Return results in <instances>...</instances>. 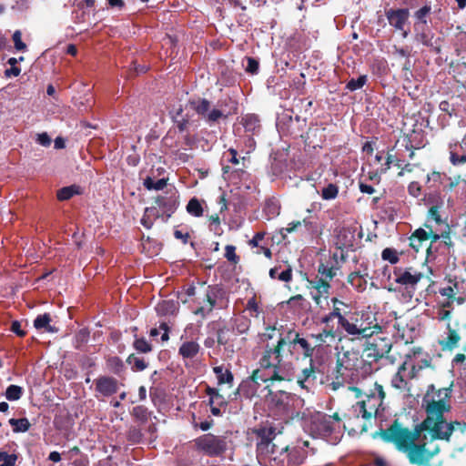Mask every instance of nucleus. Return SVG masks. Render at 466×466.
Returning <instances> with one entry per match:
<instances>
[{
  "label": "nucleus",
  "instance_id": "09e8293b",
  "mask_svg": "<svg viewBox=\"0 0 466 466\" xmlns=\"http://www.w3.org/2000/svg\"><path fill=\"white\" fill-rule=\"evenodd\" d=\"M18 456L15 453L8 454L6 451H0V461H3L0 466H15Z\"/></svg>",
  "mask_w": 466,
  "mask_h": 466
},
{
  "label": "nucleus",
  "instance_id": "8fccbe9b",
  "mask_svg": "<svg viewBox=\"0 0 466 466\" xmlns=\"http://www.w3.org/2000/svg\"><path fill=\"white\" fill-rule=\"evenodd\" d=\"M34 327L38 333H56L59 329L55 325H51L50 322H34Z\"/></svg>",
  "mask_w": 466,
  "mask_h": 466
},
{
  "label": "nucleus",
  "instance_id": "6e6552de",
  "mask_svg": "<svg viewBox=\"0 0 466 466\" xmlns=\"http://www.w3.org/2000/svg\"><path fill=\"white\" fill-rule=\"evenodd\" d=\"M438 293L442 298L441 302L444 308L450 307L454 302L460 305L466 300V281L450 279L443 287L439 289ZM440 314L441 316V320L450 318L448 309H442Z\"/></svg>",
  "mask_w": 466,
  "mask_h": 466
},
{
  "label": "nucleus",
  "instance_id": "338daca9",
  "mask_svg": "<svg viewBox=\"0 0 466 466\" xmlns=\"http://www.w3.org/2000/svg\"><path fill=\"white\" fill-rule=\"evenodd\" d=\"M408 191L412 197L417 198L420 195L421 188L418 182L413 181L410 183Z\"/></svg>",
  "mask_w": 466,
  "mask_h": 466
},
{
  "label": "nucleus",
  "instance_id": "603ef678",
  "mask_svg": "<svg viewBox=\"0 0 466 466\" xmlns=\"http://www.w3.org/2000/svg\"><path fill=\"white\" fill-rule=\"evenodd\" d=\"M108 363L115 374L119 375L124 370L123 361L118 357H112L108 360Z\"/></svg>",
  "mask_w": 466,
  "mask_h": 466
},
{
  "label": "nucleus",
  "instance_id": "72a5a7b5",
  "mask_svg": "<svg viewBox=\"0 0 466 466\" xmlns=\"http://www.w3.org/2000/svg\"><path fill=\"white\" fill-rule=\"evenodd\" d=\"M214 373L217 375L218 384L231 383L233 381V374L229 370H224L222 366L213 368Z\"/></svg>",
  "mask_w": 466,
  "mask_h": 466
},
{
  "label": "nucleus",
  "instance_id": "e2e57ef3",
  "mask_svg": "<svg viewBox=\"0 0 466 466\" xmlns=\"http://www.w3.org/2000/svg\"><path fill=\"white\" fill-rule=\"evenodd\" d=\"M258 62L252 57H248L246 71L249 72L251 74H256L258 72Z\"/></svg>",
  "mask_w": 466,
  "mask_h": 466
},
{
  "label": "nucleus",
  "instance_id": "49530a36",
  "mask_svg": "<svg viewBox=\"0 0 466 466\" xmlns=\"http://www.w3.org/2000/svg\"><path fill=\"white\" fill-rule=\"evenodd\" d=\"M89 337L90 331L87 328L80 329L75 336L76 348L79 349L82 345L86 344L88 341Z\"/></svg>",
  "mask_w": 466,
  "mask_h": 466
},
{
  "label": "nucleus",
  "instance_id": "a211bd4d",
  "mask_svg": "<svg viewBox=\"0 0 466 466\" xmlns=\"http://www.w3.org/2000/svg\"><path fill=\"white\" fill-rule=\"evenodd\" d=\"M423 274L412 268L405 269H396L394 271V279L396 283L402 285L405 289H414L418 282L422 279Z\"/></svg>",
  "mask_w": 466,
  "mask_h": 466
},
{
  "label": "nucleus",
  "instance_id": "f03ea898",
  "mask_svg": "<svg viewBox=\"0 0 466 466\" xmlns=\"http://www.w3.org/2000/svg\"><path fill=\"white\" fill-rule=\"evenodd\" d=\"M365 395V400L356 402L343 415L344 428L350 433L367 432L369 422L377 417L380 410H384L383 400L386 394L380 384L375 382L373 389H370Z\"/></svg>",
  "mask_w": 466,
  "mask_h": 466
},
{
  "label": "nucleus",
  "instance_id": "37998d69",
  "mask_svg": "<svg viewBox=\"0 0 466 466\" xmlns=\"http://www.w3.org/2000/svg\"><path fill=\"white\" fill-rule=\"evenodd\" d=\"M133 347L139 353H148L152 350V345L149 342L144 338H137V336L133 342Z\"/></svg>",
  "mask_w": 466,
  "mask_h": 466
},
{
  "label": "nucleus",
  "instance_id": "864d4df0",
  "mask_svg": "<svg viewBox=\"0 0 466 466\" xmlns=\"http://www.w3.org/2000/svg\"><path fill=\"white\" fill-rule=\"evenodd\" d=\"M344 329L350 335L360 337V324L357 322H340Z\"/></svg>",
  "mask_w": 466,
  "mask_h": 466
},
{
  "label": "nucleus",
  "instance_id": "9b49d317",
  "mask_svg": "<svg viewBox=\"0 0 466 466\" xmlns=\"http://www.w3.org/2000/svg\"><path fill=\"white\" fill-rule=\"evenodd\" d=\"M456 430H459L461 433H465L466 422H461L458 420L447 421L445 417L442 416V421L437 425V429H435L431 423L429 427H425L423 429V434L428 433L431 441H450L453 431Z\"/></svg>",
  "mask_w": 466,
  "mask_h": 466
},
{
  "label": "nucleus",
  "instance_id": "b1692460",
  "mask_svg": "<svg viewBox=\"0 0 466 466\" xmlns=\"http://www.w3.org/2000/svg\"><path fill=\"white\" fill-rule=\"evenodd\" d=\"M260 383L256 382L252 380V376H250L248 380H243L237 390L235 391V395L239 394L243 395L245 398L250 399L254 397L258 391V388Z\"/></svg>",
  "mask_w": 466,
  "mask_h": 466
},
{
  "label": "nucleus",
  "instance_id": "f257e3e1",
  "mask_svg": "<svg viewBox=\"0 0 466 466\" xmlns=\"http://www.w3.org/2000/svg\"><path fill=\"white\" fill-rule=\"evenodd\" d=\"M430 390H434V386L429 387L426 397L423 399V407L426 413L425 419L414 425L412 430L405 427L399 419H395L386 429H380L372 433V438H380L385 443H391L400 452L404 453L412 465L422 466L438 452L431 451L427 448V436L423 434V429L442 421V416L450 412L451 405L449 400L451 397V386L439 389L435 391L437 399L428 400Z\"/></svg>",
  "mask_w": 466,
  "mask_h": 466
},
{
  "label": "nucleus",
  "instance_id": "ea45409f",
  "mask_svg": "<svg viewBox=\"0 0 466 466\" xmlns=\"http://www.w3.org/2000/svg\"><path fill=\"white\" fill-rule=\"evenodd\" d=\"M23 395V388L17 385H9L5 390V398L10 401L18 400Z\"/></svg>",
  "mask_w": 466,
  "mask_h": 466
},
{
  "label": "nucleus",
  "instance_id": "aec40b11",
  "mask_svg": "<svg viewBox=\"0 0 466 466\" xmlns=\"http://www.w3.org/2000/svg\"><path fill=\"white\" fill-rule=\"evenodd\" d=\"M270 395L271 401L279 412L284 415L292 413L293 398L290 393L284 390H278L276 393Z\"/></svg>",
  "mask_w": 466,
  "mask_h": 466
},
{
  "label": "nucleus",
  "instance_id": "6ab92c4d",
  "mask_svg": "<svg viewBox=\"0 0 466 466\" xmlns=\"http://www.w3.org/2000/svg\"><path fill=\"white\" fill-rule=\"evenodd\" d=\"M309 293L312 299L318 304L321 305L322 300H327L329 295L330 285L323 279H316L309 280Z\"/></svg>",
  "mask_w": 466,
  "mask_h": 466
},
{
  "label": "nucleus",
  "instance_id": "58836bf2",
  "mask_svg": "<svg viewBox=\"0 0 466 466\" xmlns=\"http://www.w3.org/2000/svg\"><path fill=\"white\" fill-rule=\"evenodd\" d=\"M446 179V175L441 172L433 171L427 176V183L430 187H439Z\"/></svg>",
  "mask_w": 466,
  "mask_h": 466
},
{
  "label": "nucleus",
  "instance_id": "a18cd8bd",
  "mask_svg": "<svg viewBox=\"0 0 466 466\" xmlns=\"http://www.w3.org/2000/svg\"><path fill=\"white\" fill-rule=\"evenodd\" d=\"M339 188L334 184H329L321 190V198L325 200H332L335 199L338 196Z\"/></svg>",
  "mask_w": 466,
  "mask_h": 466
},
{
  "label": "nucleus",
  "instance_id": "1a4fd4ad",
  "mask_svg": "<svg viewBox=\"0 0 466 466\" xmlns=\"http://www.w3.org/2000/svg\"><path fill=\"white\" fill-rule=\"evenodd\" d=\"M311 337L316 339V344L312 346L309 341L300 337L299 333L293 329V339H294V347L296 350L293 358L296 360H305V359H314L313 354L315 351V349L317 347L321 346L323 343H327L328 338H330V341L335 339V332H333L331 329L327 330L323 329L322 332L314 335L312 334Z\"/></svg>",
  "mask_w": 466,
  "mask_h": 466
},
{
  "label": "nucleus",
  "instance_id": "13d9d810",
  "mask_svg": "<svg viewBox=\"0 0 466 466\" xmlns=\"http://www.w3.org/2000/svg\"><path fill=\"white\" fill-rule=\"evenodd\" d=\"M395 163L397 166H400L399 160L395 158V157L389 151L386 156V161L381 165L380 169V173H386L391 167V164Z\"/></svg>",
  "mask_w": 466,
  "mask_h": 466
},
{
  "label": "nucleus",
  "instance_id": "6e6d98bb",
  "mask_svg": "<svg viewBox=\"0 0 466 466\" xmlns=\"http://www.w3.org/2000/svg\"><path fill=\"white\" fill-rule=\"evenodd\" d=\"M431 8L429 5H424L415 13V18L421 24H427V15L430 14Z\"/></svg>",
  "mask_w": 466,
  "mask_h": 466
},
{
  "label": "nucleus",
  "instance_id": "412c9836",
  "mask_svg": "<svg viewBox=\"0 0 466 466\" xmlns=\"http://www.w3.org/2000/svg\"><path fill=\"white\" fill-rule=\"evenodd\" d=\"M96 391L103 397H110L118 390V380L110 376H100L95 380Z\"/></svg>",
  "mask_w": 466,
  "mask_h": 466
},
{
  "label": "nucleus",
  "instance_id": "bf43d9fd",
  "mask_svg": "<svg viewBox=\"0 0 466 466\" xmlns=\"http://www.w3.org/2000/svg\"><path fill=\"white\" fill-rule=\"evenodd\" d=\"M246 311L249 312V317L250 318H255V319H258L259 318V316H258V313H259V311H258V305L256 302V299L254 298L248 301Z\"/></svg>",
  "mask_w": 466,
  "mask_h": 466
},
{
  "label": "nucleus",
  "instance_id": "69168bd1",
  "mask_svg": "<svg viewBox=\"0 0 466 466\" xmlns=\"http://www.w3.org/2000/svg\"><path fill=\"white\" fill-rule=\"evenodd\" d=\"M36 142L43 147H49L51 145V138L47 133L44 132L37 135Z\"/></svg>",
  "mask_w": 466,
  "mask_h": 466
},
{
  "label": "nucleus",
  "instance_id": "052dcab7",
  "mask_svg": "<svg viewBox=\"0 0 466 466\" xmlns=\"http://www.w3.org/2000/svg\"><path fill=\"white\" fill-rule=\"evenodd\" d=\"M381 257L384 260H388L391 264H395L399 261V257L396 251L391 248H385L381 253Z\"/></svg>",
  "mask_w": 466,
  "mask_h": 466
},
{
  "label": "nucleus",
  "instance_id": "bb28decb",
  "mask_svg": "<svg viewBox=\"0 0 466 466\" xmlns=\"http://www.w3.org/2000/svg\"><path fill=\"white\" fill-rule=\"evenodd\" d=\"M206 393L209 397L208 404H214L222 408H226L228 406L227 400L218 392V390L208 386Z\"/></svg>",
  "mask_w": 466,
  "mask_h": 466
},
{
  "label": "nucleus",
  "instance_id": "c03bdc74",
  "mask_svg": "<svg viewBox=\"0 0 466 466\" xmlns=\"http://www.w3.org/2000/svg\"><path fill=\"white\" fill-rule=\"evenodd\" d=\"M144 186L148 190H161L167 186V180L164 178L154 180L151 177H147L144 180Z\"/></svg>",
  "mask_w": 466,
  "mask_h": 466
},
{
  "label": "nucleus",
  "instance_id": "4468645a",
  "mask_svg": "<svg viewBox=\"0 0 466 466\" xmlns=\"http://www.w3.org/2000/svg\"><path fill=\"white\" fill-rule=\"evenodd\" d=\"M426 228H420L416 229L412 235L410 237V246L418 252L423 246L424 242L431 240V244L436 242L441 238H446L447 236L443 234H438L434 232L431 228L428 225H425Z\"/></svg>",
  "mask_w": 466,
  "mask_h": 466
},
{
  "label": "nucleus",
  "instance_id": "774afa93",
  "mask_svg": "<svg viewBox=\"0 0 466 466\" xmlns=\"http://www.w3.org/2000/svg\"><path fill=\"white\" fill-rule=\"evenodd\" d=\"M222 116H223V114L220 110L214 108L212 110H209L208 114L207 115L206 119L208 122H215L218 119H219Z\"/></svg>",
  "mask_w": 466,
  "mask_h": 466
},
{
  "label": "nucleus",
  "instance_id": "393cba45",
  "mask_svg": "<svg viewBox=\"0 0 466 466\" xmlns=\"http://www.w3.org/2000/svg\"><path fill=\"white\" fill-rule=\"evenodd\" d=\"M177 309L178 303L171 299L162 300L156 306V311L159 317H172Z\"/></svg>",
  "mask_w": 466,
  "mask_h": 466
},
{
  "label": "nucleus",
  "instance_id": "c85d7f7f",
  "mask_svg": "<svg viewBox=\"0 0 466 466\" xmlns=\"http://www.w3.org/2000/svg\"><path fill=\"white\" fill-rule=\"evenodd\" d=\"M131 416L141 424L147 423L152 412L144 405L135 406L131 410Z\"/></svg>",
  "mask_w": 466,
  "mask_h": 466
},
{
  "label": "nucleus",
  "instance_id": "ddd939ff",
  "mask_svg": "<svg viewBox=\"0 0 466 466\" xmlns=\"http://www.w3.org/2000/svg\"><path fill=\"white\" fill-rule=\"evenodd\" d=\"M323 373L324 370L321 369V363L318 358L310 359L309 367L303 369L298 377V384L301 388L309 390L316 385L318 375Z\"/></svg>",
  "mask_w": 466,
  "mask_h": 466
},
{
  "label": "nucleus",
  "instance_id": "20e7f679",
  "mask_svg": "<svg viewBox=\"0 0 466 466\" xmlns=\"http://www.w3.org/2000/svg\"><path fill=\"white\" fill-rule=\"evenodd\" d=\"M362 364L363 360L359 350H346L339 355L333 371V380L329 384L331 389L337 390L347 383L352 384L359 379V370Z\"/></svg>",
  "mask_w": 466,
  "mask_h": 466
},
{
  "label": "nucleus",
  "instance_id": "473e14b6",
  "mask_svg": "<svg viewBox=\"0 0 466 466\" xmlns=\"http://www.w3.org/2000/svg\"><path fill=\"white\" fill-rule=\"evenodd\" d=\"M338 268L329 264L321 263L319 266L318 273L320 275L319 279H323L325 281L329 282L336 275L338 271Z\"/></svg>",
  "mask_w": 466,
  "mask_h": 466
},
{
  "label": "nucleus",
  "instance_id": "5701e85b",
  "mask_svg": "<svg viewBox=\"0 0 466 466\" xmlns=\"http://www.w3.org/2000/svg\"><path fill=\"white\" fill-rule=\"evenodd\" d=\"M427 201L430 206L428 219L434 221L436 224H441L442 219L440 215V209L443 206V200L439 195H431Z\"/></svg>",
  "mask_w": 466,
  "mask_h": 466
},
{
  "label": "nucleus",
  "instance_id": "f704fd0d",
  "mask_svg": "<svg viewBox=\"0 0 466 466\" xmlns=\"http://www.w3.org/2000/svg\"><path fill=\"white\" fill-rule=\"evenodd\" d=\"M80 193V187L76 185L68 186L62 187L57 191V198L61 201L68 200L75 195H78Z\"/></svg>",
  "mask_w": 466,
  "mask_h": 466
},
{
  "label": "nucleus",
  "instance_id": "2f4dec72",
  "mask_svg": "<svg viewBox=\"0 0 466 466\" xmlns=\"http://www.w3.org/2000/svg\"><path fill=\"white\" fill-rule=\"evenodd\" d=\"M365 322H360V337L366 338L369 340H372V339L378 334V332L382 331V327L375 323L374 326H370L372 322H367L369 326H364Z\"/></svg>",
  "mask_w": 466,
  "mask_h": 466
},
{
  "label": "nucleus",
  "instance_id": "39448f33",
  "mask_svg": "<svg viewBox=\"0 0 466 466\" xmlns=\"http://www.w3.org/2000/svg\"><path fill=\"white\" fill-rule=\"evenodd\" d=\"M252 433L256 437L257 452L260 455L268 456L270 464L273 461L281 462L280 452L286 448H280V445L274 442V440L280 431H277V428L271 424L266 423L259 424L252 429Z\"/></svg>",
  "mask_w": 466,
  "mask_h": 466
},
{
  "label": "nucleus",
  "instance_id": "de8ad7c7",
  "mask_svg": "<svg viewBox=\"0 0 466 466\" xmlns=\"http://www.w3.org/2000/svg\"><path fill=\"white\" fill-rule=\"evenodd\" d=\"M367 82V76L363 75L359 76L358 78H351L346 86V88L350 91H356L363 87V86Z\"/></svg>",
  "mask_w": 466,
  "mask_h": 466
},
{
  "label": "nucleus",
  "instance_id": "cd10ccee",
  "mask_svg": "<svg viewBox=\"0 0 466 466\" xmlns=\"http://www.w3.org/2000/svg\"><path fill=\"white\" fill-rule=\"evenodd\" d=\"M314 423L317 425V429L324 434H330L334 431L333 421H330L329 415L322 414L318 416Z\"/></svg>",
  "mask_w": 466,
  "mask_h": 466
},
{
  "label": "nucleus",
  "instance_id": "c9c22d12",
  "mask_svg": "<svg viewBox=\"0 0 466 466\" xmlns=\"http://www.w3.org/2000/svg\"><path fill=\"white\" fill-rule=\"evenodd\" d=\"M127 363L131 365V369L133 371H142L146 370L148 364L145 361L143 358H139L136 356L134 353L130 354L127 358Z\"/></svg>",
  "mask_w": 466,
  "mask_h": 466
},
{
  "label": "nucleus",
  "instance_id": "79ce46f5",
  "mask_svg": "<svg viewBox=\"0 0 466 466\" xmlns=\"http://www.w3.org/2000/svg\"><path fill=\"white\" fill-rule=\"evenodd\" d=\"M127 440L131 444L140 443L143 440L142 431L137 427H130L127 433Z\"/></svg>",
  "mask_w": 466,
  "mask_h": 466
},
{
  "label": "nucleus",
  "instance_id": "c756f323",
  "mask_svg": "<svg viewBox=\"0 0 466 466\" xmlns=\"http://www.w3.org/2000/svg\"><path fill=\"white\" fill-rule=\"evenodd\" d=\"M447 328L449 330L448 336L445 339L440 341V344L443 349L452 350L457 346L461 337L455 329L451 328L450 323H448Z\"/></svg>",
  "mask_w": 466,
  "mask_h": 466
},
{
  "label": "nucleus",
  "instance_id": "0e129e2a",
  "mask_svg": "<svg viewBox=\"0 0 466 466\" xmlns=\"http://www.w3.org/2000/svg\"><path fill=\"white\" fill-rule=\"evenodd\" d=\"M243 121H244V126L248 130H251V129H255L256 128V126H257V123H258V119L256 116H246L244 118H243Z\"/></svg>",
  "mask_w": 466,
  "mask_h": 466
},
{
  "label": "nucleus",
  "instance_id": "3c124183",
  "mask_svg": "<svg viewBox=\"0 0 466 466\" xmlns=\"http://www.w3.org/2000/svg\"><path fill=\"white\" fill-rule=\"evenodd\" d=\"M309 225V222L306 219H304L303 221H292V222L289 223L286 228L281 229V233L283 235H284V232L291 233V232L297 231L302 226L308 228Z\"/></svg>",
  "mask_w": 466,
  "mask_h": 466
},
{
  "label": "nucleus",
  "instance_id": "423d86ee",
  "mask_svg": "<svg viewBox=\"0 0 466 466\" xmlns=\"http://www.w3.org/2000/svg\"><path fill=\"white\" fill-rule=\"evenodd\" d=\"M194 448L199 453L210 458H221L230 449L232 441L224 435L205 433L193 441Z\"/></svg>",
  "mask_w": 466,
  "mask_h": 466
},
{
  "label": "nucleus",
  "instance_id": "680f3d73",
  "mask_svg": "<svg viewBox=\"0 0 466 466\" xmlns=\"http://www.w3.org/2000/svg\"><path fill=\"white\" fill-rule=\"evenodd\" d=\"M225 257L228 261L232 263H237L238 261V257L236 254V248L234 246L228 245L226 247Z\"/></svg>",
  "mask_w": 466,
  "mask_h": 466
},
{
  "label": "nucleus",
  "instance_id": "7c9ffc66",
  "mask_svg": "<svg viewBox=\"0 0 466 466\" xmlns=\"http://www.w3.org/2000/svg\"><path fill=\"white\" fill-rule=\"evenodd\" d=\"M8 422L11 425L14 433L26 432L31 427V423L27 418H12Z\"/></svg>",
  "mask_w": 466,
  "mask_h": 466
},
{
  "label": "nucleus",
  "instance_id": "0eeeda50",
  "mask_svg": "<svg viewBox=\"0 0 466 466\" xmlns=\"http://www.w3.org/2000/svg\"><path fill=\"white\" fill-rule=\"evenodd\" d=\"M259 368L253 370L251 376L252 380L259 383H268L265 390H268V394H272L271 388L274 386L276 381L286 380L285 376L282 374V366L277 365L274 359H270L264 352L259 360Z\"/></svg>",
  "mask_w": 466,
  "mask_h": 466
},
{
  "label": "nucleus",
  "instance_id": "2eb2a0df",
  "mask_svg": "<svg viewBox=\"0 0 466 466\" xmlns=\"http://www.w3.org/2000/svg\"><path fill=\"white\" fill-rule=\"evenodd\" d=\"M386 17L391 26L398 31L402 32V36L404 38L408 36L409 30L406 28V25H408L410 17L409 9H389L386 11Z\"/></svg>",
  "mask_w": 466,
  "mask_h": 466
},
{
  "label": "nucleus",
  "instance_id": "e433bc0d",
  "mask_svg": "<svg viewBox=\"0 0 466 466\" xmlns=\"http://www.w3.org/2000/svg\"><path fill=\"white\" fill-rule=\"evenodd\" d=\"M332 301L333 310L330 314L331 317L338 318L339 320H345L348 306L336 299H333Z\"/></svg>",
  "mask_w": 466,
  "mask_h": 466
},
{
  "label": "nucleus",
  "instance_id": "7ed1b4c3",
  "mask_svg": "<svg viewBox=\"0 0 466 466\" xmlns=\"http://www.w3.org/2000/svg\"><path fill=\"white\" fill-rule=\"evenodd\" d=\"M261 339L263 341L275 340V343L266 345L264 353L270 359L276 360L277 365H281L286 361L294 360V339L293 329L280 330L275 326H268L266 328L265 332L262 333Z\"/></svg>",
  "mask_w": 466,
  "mask_h": 466
},
{
  "label": "nucleus",
  "instance_id": "f8f14e48",
  "mask_svg": "<svg viewBox=\"0 0 466 466\" xmlns=\"http://www.w3.org/2000/svg\"><path fill=\"white\" fill-rule=\"evenodd\" d=\"M392 342L390 338L382 330L372 339L368 340L364 352L368 361H378L379 360L386 357L390 351Z\"/></svg>",
  "mask_w": 466,
  "mask_h": 466
},
{
  "label": "nucleus",
  "instance_id": "f3484780",
  "mask_svg": "<svg viewBox=\"0 0 466 466\" xmlns=\"http://www.w3.org/2000/svg\"><path fill=\"white\" fill-rule=\"evenodd\" d=\"M419 322H395V336L403 340L405 344L413 343L420 336Z\"/></svg>",
  "mask_w": 466,
  "mask_h": 466
},
{
  "label": "nucleus",
  "instance_id": "4be33fe9",
  "mask_svg": "<svg viewBox=\"0 0 466 466\" xmlns=\"http://www.w3.org/2000/svg\"><path fill=\"white\" fill-rule=\"evenodd\" d=\"M450 161L453 166L466 163V147L457 141L449 144Z\"/></svg>",
  "mask_w": 466,
  "mask_h": 466
},
{
  "label": "nucleus",
  "instance_id": "9d476101",
  "mask_svg": "<svg viewBox=\"0 0 466 466\" xmlns=\"http://www.w3.org/2000/svg\"><path fill=\"white\" fill-rule=\"evenodd\" d=\"M280 448H287L280 452L281 462L273 461L270 466H299L306 461L309 455V441H297L295 444L283 445Z\"/></svg>",
  "mask_w": 466,
  "mask_h": 466
},
{
  "label": "nucleus",
  "instance_id": "a19ab883",
  "mask_svg": "<svg viewBox=\"0 0 466 466\" xmlns=\"http://www.w3.org/2000/svg\"><path fill=\"white\" fill-rule=\"evenodd\" d=\"M187 211L194 217H201L203 215V208L197 198H191L187 205Z\"/></svg>",
  "mask_w": 466,
  "mask_h": 466
},
{
  "label": "nucleus",
  "instance_id": "5fc2aeb1",
  "mask_svg": "<svg viewBox=\"0 0 466 466\" xmlns=\"http://www.w3.org/2000/svg\"><path fill=\"white\" fill-rule=\"evenodd\" d=\"M416 40L421 43L423 46H430L432 45V35L430 32H425L423 29L421 32L416 34Z\"/></svg>",
  "mask_w": 466,
  "mask_h": 466
},
{
  "label": "nucleus",
  "instance_id": "4d7b16f0",
  "mask_svg": "<svg viewBox=\"0 0 466 466\" xmlns=\"http://www.w3.org/2000/svg\"><path fill=\"white\" fill-rule=\"evenodd\" d=\"M12 38L15 43V48L17 51L26 50V45L22 41V34L19 30L14 32Z\"/></svg>",
  "mask_w": 466,
  "mask_h": 466
},
{
  "label": "nucleus",
  "instance_id": "a878e982",
  "mask_svg": "<svg viewBox=\"0 0 466 466\" xmlns=\"http://www.w3.org/2000/svg\"><path fill=\"white\" fill-rule=\"evenodd\" d=\"M199 350H200V346L197 341H194V340L185 341L179 347L178 354L183 359H193L198 354Z\"/></svg>",
  "mask_w": 466,
  "mask_h": 466
},
{
  "label": "nucleus",
  "instance_id": "dca6fc26",
  "mask_svg": "<svg viewBox=\"0 0 466 466\" xmlns=\"http://www.w3.org/2000/svg\"><path fill=\"white\" fill-rule=\"evenodd\" d=\"M223 289L218 286L208 287L203 301L201 302V306L194 309V312L204 317L206 313L212 310L218 301L223 298Z\"/></svg>",
  "mask_w": 466,
  "mask_h": 466
},
{
  "label": "nucleus",
  "instance_id": "4c0bfd02",
  "mask_svg": "<svg viewBox=\"0 0 466 466\" xmlns=\"http://www.w3.org/2000/svg\"><path fill=\"white\" fill-rule=\"evenodd\" d=\"M192 108L203 117H207V115L209 112L210 104L206 99H198L191 102Z\"/></svg>",
  "mask_w": 466,
  "mask_h": 466
}]
</instances>
